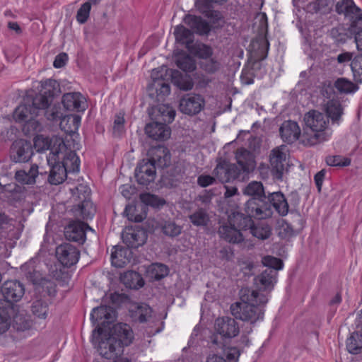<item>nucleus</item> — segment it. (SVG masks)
<instances>
[{"label": "nucleus", "instance_id": "obj_1", "mask_svg": "<svg viewBox=\"0 0 362 362\" xmlns=\"http://www.w3.org/2000/svg\"><path fill=\"white\" fill-rule=\"evenodd\" d=\"M134 339L131 327L125 323H117L113 327L112 334L110 335L98 327L93 331L92 343L100 355L107 359L122 354L124 346H129Z\"/></svg>", "mask_w": 362, "mask_h": 362}, {"label": "nucleus", "instance_id": "obj_2", "mask_svg": "<svg viewBox=\"0 0 362 362\" xmlns=\"http://www.w3.org/2000/svg\"><path fill=\"white\" fill-rule=\"evenodd\" d=\"M240 301L230 305L231 314L242 321L254 324L264 317L263 307L267 303V297L259 291L244 288L240 291Z\"/></svg>", "mask_w": 362, "mask_h": 362}, {"label": "nucleus", "instance_id": "obj_3", "mask_svg": "<svg viewBox=\"0 0 362 362\" xmlns=\"http://www.w3.org/2000/svg\"><path fill=\"white\" fill-rule=\"evenodd\" d=\"M305 127L302 134V143L314 146L329 139L332 132L329 129V120L317 110H310L304 115Z\"/></svg>", "mask_w": 362, "mask_h": 362}, {"label": "nucleus", "instance_id": "obj_4", "mask_svg": "<svg viewBox=\"0 0 362 362\" xmlns=\"http://www.w3.org/2000/svg\"><path fill=\"white\" fill-rule=\"evenodd\" d=\"M62 158V165L66 168L69 173H78L80 168V160L74 151L68 149L62 139H56L54 146L49 156H47L48 165L59 162Z\"/></svg>", "mask_w": 362, "mask_h": 362}, {"label": "nucleus", "instance_id": "obj_5", "mask_svg": "<svg viewBox=\"0 0 362 362\" xmlns=\"http://www.w3.org/2000/svg\"><path fill=\"white\" fill-rule=\"evenodd\" d=\"M45 110L32 103V98L27 97L24 103L18 105L14 112L13 119L18 122H25L28 127H31L35 131L39 130L40 123L35 120L40 112Z\"/></svg>", "mask_w": 362, "mask_h": 362}, {"label": "nucleus", "instance_id": "obj_6", "mask_svg": "<svg viewBox=\"0 0 362 362\" xmlns=\"http://www.w3.org/2000/svg\"><path fill=\"white\" fill-rule=\"evenodd\" d=\"M215 330L217 334L211 337V343L220 348L223 346V337L232 338L239 333V327L233 318L223 317L216 319Z\"/></svg>", "mask_w": 362, "mask_h": 362}, {"label": "nucleus", "instance_id": "obj_7", "mask_svg": "<svg viewBox=\"0 0 362 362\" xmlns=\"http://www.w3.org/2000/svg\"><path fill=\"white\" fill-rule=\"evenodd\" d=\"M41 83L40 93L32 98V103L45 110L52 103L53 98L61 93V89L59 83L54 79H47Z\"/></svg>", "mask_w": 362, "mask_h": 362}, {"label": "nucleus", "instance_id": "obj_8", "mask_svg": "<svg viewBox=\"0 0 362 362\" xmlns=\"http://www.w3.org/2000/svg\"><path fill=\"white\" fill-rule=\"evenodd\" d=\"M73 198L75 201H78V210L83 218H90L93 217L95 209L93 204L89 200L90 193V188L85 185H79L76 188L71 189Z\"/></svg>", "mask_w": 362, "mask_h": 362}, {"label": "nucleus", "instance_id": "obj_9", "mask_svg": "<svg viewBox=\"0 0 362 362\" xmlns=\"http://www.w3.org/2000/svg\"><path fill=\"white\" fill-rule=\"evenodd\" d=\"M244 209L251 219H264L272 215L271 206L266 199H250L245 203Z\"/></svg>", "mask_w": 362, "mask_h": 362}, {"label": "nucleus", "instance_id": "obj_10", "mask_svg": "<svg viewBox=\"0 0 362 362\" xmlns=\"http://www.w3.org/2000/svg\"><path fill=\"white\" fill-rule=\"evenodd\" d=\"M205 106V100L199 94L187 93L180 100V110L188 115H195L199 113Z\"/></svg>", "mask_w": 362, "mask_h": 362}, {"label": "nucleus", "instance_id": "obj_11", "mask_svg": "<svg viewBox=\"0 0 362 362\" xmlns=\"http://www.w3.org/2000/svg\"><path fill=\"white\" fill-rule=\"evenodd\" d=\"M213 175L221 182H228L242 177L235 163L220 159L213 170Z\"/></svg>", "mask_w": 362, "mask_h": 362}, {"label": "nucleus", "instance_id": "obj_12", "mask_svg": "<svg viewBox=\"0 0 362 362\" xmlns=\"http://www.w3.org/2000/svg\"><path fill=\"white\" fill-rule=\"evenodd\" d=\"M236 165L242 177L249 175L256 166L255 156L252 153L244 148H238L235 151Z\"/></svg>", "mask_w": 362, "mask_h": 362}, {"label": "nucleus", "instance_id": "obj_13", "mask_svg": "<svg viewBox=\"0 0 362 362\" xmlns=\"http://www.w3.org/2000/svg\"><path fill=\"white\" fill-rule=\"evenodd\" d=\"M33 155V150L30 142L18 139L15 141L11 148V158L16 163L28 162Z\"/></svg>", "mask_w": 362, "mask_h": 362}, {"label": "nucleus", "instance_id": "obj_14", "mask_svg": "<svg viewBox=\"0 0 362 362\" xmlns=\"http://www.w3.org/2000/svg\"><path fill=\"white\" fill-rule=\"evenodd\" d=\"M56 257L62 264L71 267L78 262L80 252L74 245L64 243L57 247Z\"/></svg>", "mask_w": 362, "mask_h": 362}, {"label": "nucleus", "instance_id": "obj_15", "mask_svg": "<svg viewBox=\"0 0 362 362\" xmlns=\"http://www.w3.org/2000/svg\"><path fill=\"white\" fill-rule=\"evenodd\" d=\"M286 146L281 145L273 148L269 154V162L273 175L278 180H281L284 170L286 162Z\"/></svg>", "mask_w": 362, "mask_h": 362}, {"label": "nucleus", "instance_id": "obj_16", "mask_svg": "<svg viewBox=\"0 0 362 362\" xmlns=\"http://www.w3.org/2000/svg\"><path fill=\"white\" fill-rule=\"evenodd\" d=\"M1 292L6 301L10 303L18 302L25 293V287L18 280H8L1 286Z\"/></svg>", "mask_w": 362, "mask_h": 362}, {"label": "nucleus", "instance_id": "obj_17", "mask_svg": "<svg viewBox=\"0 0 362 362\" xmlns=\"http://www.w3.org/2000/svg\"><path fill=\"white\" fill-rule=\"evenodd\" d=\"M116 317L115 310L110 306L101 305L93 309L90 319L96 328L100 325L105 326L106 324L112 322Z\"/></svg>", "mask_w": 362, "mask_h": 362}, {"label": "nucleus", "instance_id": "obj_18", "mask_svg": "<svg viewBox=\"0 0 362 362\" xmlns=\"http://www.w3.org/2000/svg\"><path fill=\"white\" fill-rule=\"evenodd\" d=\"M135 177L139 184L148 185L156 178V168L146 159L142 160L135 170Z\"/></svg>", "mask_w": 362, "mask_h": 362}, {"label": "nucleus", "instance_id": "obj_19", "mask_svg": "<svg viewBox=\"0 0 362 362\" xmlns=\"http://www.w3.org/2000/svg\"><path fill=\"white\" fill-rule=\"evenodd\" d=\"M122 238L127 247L136 248L145 243L147 235L146 231L140 228H127L122 232Z\"/></svg>", "mask_w": 362, "mask_h": 362}, {"label": "nucleus", "instance_id": "obj_20", "mask_svg": "<svg viewBox=\"0 0 362 362\" xmlns=\"http://www.w3.org/2000/svg\"><path fill=\"white\" fill-rule=\"evenodd\" d=\"M149 158L146 159L153 163L155 168H165L170 163V153L164 146H158L151 148L148 151Z\"/></svg>", "mask_w": 362, "mask_h": 362}, {"label": "nucleus", "instance_id": "obj_21", "mask_svg": "<svg viewBox=\"0 0 362 362\" xmlns=\"http://www.w3.org/2000/svg\"><path fill=\"white\" fill-rule=\"evenodd\" d=\"M91 228L85 223L74 221L69 223L64 229V235L69 240L83 243L86 239V230Z\"/></svg>", "mask_w": 362, "mask_h": 362}, {"label": "nucleus", "instance_id": "obj_22", "mask_svg": "<svg viewBox=\"0 0 362 362\" xmlns=\"http://www.w3.org/2000/svg\"><path fill=\"white\" fill-rule=\"evenodd\" d=\"M145 132L153 140H166L170 138L171 130L165 124L155 122L146 125Z\"/></svg>", "mask_w": 362, "mask_h": 362}, {"label": "nucleus", "instance_id": "obj_23", "mask_svg": "<svg viewBox=\"0 0 362 362\" xmlns=\"http://www.w3.org/2000/svg\"><path fill=\"white\" fill-rule=\"evenodd\" d=\"M335 11L339 14H344L349 18L351 23L362 17L361 10L356 6L353 0H340L335 7Z\"/></svg>", "mask_w": 362, "mask_h": 362}, {"label": "nucleus", "instance_id": "obj_24", "mask_svg": "<svg viewBox=\"0 0 362 362\" xmlns=\"http://www.w3.org/2000/svg\"><path fill=\"white\" fill-rule=\"evenodd\" d=\"M62 102L64 108L67 110L79 112L86 109L85 98L78 92L64 94Z\"/></svg>", "mask_w": 362, "mask_h": 362}, {"label": "nucleus", "instance_id": "obj_25", "mask_svg": "<svg viewBox=\"0 0 362 362\" xmlns=\"http://www.w3.org/2000/svg\"><path fill=\"white\" fill-rule=\"evenodd\" d=\"M279 133L284 142L292 144L298 139L300 129L297 122L288 120L283 122L280 127Z\"/></svg>", "mask_w": 362, "mask_h": 362}, {"label": "nucleus", "instance_id": "obj_26", "mask_svg": "<svg viewBox=\"0 0 362 362\" xmlns=\"http://www.w3.org/2000/svg\"><path fill=\"white\" fill-rule=\"evenodd\" d=\"M132 258V252L122 246H114L111 253L112 264L118 268L124 267L129 264Z\"/></svg>", "mask_w": 362, "mask_h": 362}, {"label": "nucleus", "instance_id": "obj_27", "mask_svg": "<svg viewBox=\"0 0 362 362\" xmlns=\"http://www.w3.org/2000/svg\"><path fill=\"white\" fill-rule=\"evenodd\" d=\"M184 22L191 30L200 35H207L211 30L209 24L200 16L187 14L184 18Z\"/></svg>", "mask_w": 362, "mask_h": 362}, {"label": "nucleus", "instance_id": "obj_28", "mask_svg": "<svg viewBox=\"0 0 362 362\" xmlns=\"http://www.w3.org/2000/svg\"><path fill=\"white\" fill-rule=\"evenodd\" d=\"M218 232L222 239L229 243H238L243 240L244 235L243 232L239 231L229 222L228 224L221 226Z\"/></svg>", "mask_w": 362, "mask_h": 362}, {"label": "nucleus", "instance_id": "obj_29", "mask_svg": "<svg viewBox=\"0 0 362 362\" xmlns=\"http://www.w3.org/2000/svg\"><path fill=\"white\" fill-rule=\"evenodd\" d=\"M326 117L332 124H339L344 114L343 107L339 100H330L325 105Z\"/></svg>", "mask_w": 362, "mask_h": 362}, {"label": "nucleus", "instance_id": "obj_30", "mask_svg": "<svg viewBox=\"0 0 362 362\" xmlns=\"http://www.w3.org/2000/svg\"><path fill=\"white\" fill-rule=\"evenodd\" d=\"M163 75L159 74L157 69H153L151 73L153 82L149 85L148 90H156L158 96H165L170 93V88L168 83L163 81Z\"/></svg>", "mask_w": 362, "mask_h": 362}, {"label": "nucleus", "instance_id": "obj_31", "mask_svg": "<svg viewBox=\"0 0 362 362\" xmlns=\"http://www.w3.org/2000/svg\"><path fill=\"white\" fill-rule=\"evenodd\" d=\"M268 203L273 206L281 216H286L288 212V204L284 195L280 192H273L269 194Z\"/></svg>", "mask_w": 362, "mask_h": 362}, {"label": "nucleus", "instance_id": "obj_32", "mask_svg": "<svg viewBox=\"0 0 362 362\" xmlns=\"http://www.w3.org/2000/svg\"><path fill=\"white\" fill-rule=\"evenodd\" d=\"M277 272L271 268H267L262 274L255 278V283L264 290H271L276 282Z\"/></svg>", "mask_w": 362, "mask_h": 362}, {"label": "nucleus", "instance_id": "obj_33", "mask_svg": "<svg viewBox=\"0 0 362 362\" xmlns=\"http://www.w3.org/2000/svg\"><path fill=\"white\" fill-rule=\"evenodd\" d=\"M50 166L49 175L48 181L51 185H59L62 183L66 178L67 173H69L59 161L53 163Z\"/></svg>", "mask_w": 362, "mask_h": 362}, {"label": "nucleus", "instance_id": "obj_34", "mask_svg": "<svg viewBox=\"0 0 362 362\" xmlns=\"http://www.w3.org/2000/svg\"><path fill=\"white\" fill-rule=\"evenodd\" d=\"M228 222L240 232L249 230L252 225V219L240 212H233L229 216Z\"/></svg>", "mask_w": 362, "mask_h": 362}, {"label": "nucleus", "instance_id": "obj_35", "mask_svg": "<svg viewBox=\"0 0 362 362\" xmlns=\"http://www.w3.org/2000/svg\"><path fill=\"white\" fill-rule=\"evenodd\" d=\"M156 119L158 122L165 123H171L175 117V111L168 105H158L155 109Z\"/></svg>", "mask_w": 362, "mask_h": 362}, {"label": "nucleus", "instance_id": "obj_36", "mask_svg": "<svg viewBox=\"0 0 362 362\" xmlns=\"http://www.w3.org/2000/svg\"><path fill=\"white\" fill-rule=\"evenodd\" d=\"M243 193L245 195L250 196L251 199H266L267 196L264 192L263 185L261 182H250L244 188Z\"/></svg>", "mask_w": 362, "mask_h": 362}, {"label": "nucleus", "instance_id": "obj_37", "mask_svg": "<svg viewBox=\"0 0 362 362\" xmlns=\"http://www.w3.org/2000/svg\"><path fill=\"white\" fill-rule=\"evenodd\" d=\"M122 281L127 287L137 289L144 285V281L141 275L136 272L128 271L121 276Z\"/></svg>", "mask_w": 362, "mask_h": 362}, {"label": "nucleus", "instance_id": "obj_38", "mask_svg": "<svg viewBox=\"0 0 362 362\" xmlns=\"http://www.w3.org/2000/svg\"><path fill=\"white\" fill-rule=\"evenodd\" d=\"M172 81L180 90H189L194 86L192 78L187 74L183 75L178 71L175 70L172 72Z\"/></svg>", "mask_w": 362, "mask_h": 362}, {"label": "nucleus", "instance_id": "obj_39", "mask_svg": "<svg viewBox=\"0 0 362 362\" xmlns=\"http://www.w3.org/2000/svg\"><path fill=\"white\" fill-rule=\"evenodd\" d=\"M346 349L351 354H359L362 351V333L353 332L346 340Z\"/></svg>", "mask_w": 362, "mask_h": 362}, {"label": "nucleus", "instance_id": "obj_40", "mask_svg": "<svg viewBox=\"0 0 362 362\" xmlns=\"http://www.w3.org/2000/svg\"><path fill=\"white\" fill-rule=\"evenodd\" d=\"M13 307L0 308V334L6 332L11 326V317L14 315Z\"/></svg>", "mask_w": 362, "mask_h": 362}, {"label": "nucleus", "instance_id": "obj_41", "mask_svg": "<svg viewBox=\"0 0 362 362\" xmlns=\"http://www.w3.org/2000/svg\"><path fill=\"white\" fill-rule=\"evenodd\" d=\"M335 88L344 94H351L355 93L358 89V86L346 78H337L334 84Z\"/></svg>", "mask_w": 362, "mask_h": 362}, {"label": "nucleus", "instance_id": "obj_42", "mask_svg": "<svg viewBox=\"0 0 362 362\" xmlns=\"http://www.w3.org/2000/svg\"><path fill=\"white\" fill-rule=\"evenodd\" d=\"M81 117L78 115H68L62 118L60 127L67 132H74L79 127Z\"/></svg>", "mask_w": 362, "mask_h": 362}, {"label": "nucleus", "instance_id": "obj_43", "mask_svg": "<svg viewBox=\"0 0 362 362\" xmlns=\"http://www.w3.org/2000/svg\"><path fill=\"white\" fill-rule=\"evenodd\" d=\"M174 35L176 40L182 44L189 45L192 42V32L183 25L177 26L175 28Z\"/></svg>", "mask_w": 362, "mask_h": 362}, {"label": "nucleus", "instance_id": "obj_44", "mask_svg": "<svg viewBox=\"0 0 362 362\" xmlns=\"http://www.w3.org/2000/svg\"><path fill=\"white\" fill-rule=\"evenodd\" d=\"M177 66L184 71H192L196 68L195 62L190 56L183 54H180L175 58Z\"/></svg>", "mask_w": 362, "mask_h": 362}, {"label": "nucleus", "instance_id": "obj_45", "mask_svg": "<svg viewBox=\"0 0 362 362\" xmlns=\"http://www.w3.org/2000/svg\"><path fill=\"white\" fill-rule=\"evenodd\" d=\"M189 219L194 226H205L209 221V216L204 209H199L189 216Z\"/></svg>", "mask_w": 362, "mask_h": 362}, {"label": "nucleus", "instance_id": "obj_46", "mask_svg": "<svg viewBox=\"0 0 362 362\" xmlns=\"http://www.w3.org/2000/svg\"><path fill=\"white\" fill-rule=\"evenodd\" d=\"M13 316V327L17 331H25L31 327V322L23 313H17Z\"/></svg>", "mask_w": 362, "mask_h": 362}, {"label": "nucleus", "instance_id": "obj_47", "mask_svg": "<svg viewBox=\"0 0 362 362\" xmlns=\"http://www.w3.org/2000/svg\"><path fill=\"white\" fill-rule=\"evenodd\" d=\"M356 83H362V53L356 55L350 64Z\"/></svg>", "mask_w": 362, "mask_h": 362}, {"label": "nucleus", "instance_id": "obj_48", "mask_svg": "<svg viewBox=\"0 0 362 362\" xmlns=\"http://www.w3.org/2000/svg\"><path fill=\"white\" fill-rule=\"evenodd\" d=\"M248 232L259 240H266L271 235V228L267 224H252Z\"/></svg>", "mask_w": 362, "mask_h": 362}, {"label": "nucleus", "instance_id": "obj_49", "mask_svg": "<svg viewBox=\"0 0 362 362\" xmlns=\"http://www.w3.org/2000/svg\"><path fill=\"white\" fill-rule=\"evenodd\" d=\"M48 305L41 299L34 300L31 305L33 314L40 319H45L48 314Z\"/></svg>", "mask_w": 362, "mask_h": 362}, {"label": "nucleus", "instance_id": "obj_50", "mask_svg": "<svg viewBox=\"0 0 362 362\" xmlns=\"http://www.w3.org/2000/svg\"><path fill=\"white\" fill-rule=\"evenodd\" d=\"M169 270L167 266L160 263L153 264L149 269L148 273L152 279L160 280L168 274Z\"/></svg>", "mask_w": 362, "mask_h": 362}, {"label": "nucleus", "instance_id": "obj_51", "mask_svg": "<svg viewBox=\"0 0 362 362\" xmlns=\"http://www.w3.org/2000/svg\"><path fill=\"white\" fill-rule=\"evenodd\" d=\"M351 28L355 35L357 49L362 51V17L354 20L351 24Z\"/></svg>", "mask_w": 362, "mask_h": 362}, {"label": "nucleus", "instance_id": "obj_52", "mask_svg": "<svg viewBox=\"0 0 362 362\" xmlns=\"http://www.w3.org/2000/svg\"><path fill=\"white\" fill-rule=\"evenodd\" d=\"M151 308L146 304L138 305L134 311V317L140 322H146L151 317Z\"/></svg>", "mask_w": 362, "mask_h": 362}, {"label": "nucleus", "instance_id": "obj_53", "mask_svg": "<svg viewBox=\"0 0 362 362\" xmlns=\"http://www.w3.org/2000/svg\"><path fill=\"white\" fill-rule=\"evenodd\" d=\"M54 141L55 140L51 141L49 138L40 135L35 137L34 145L37 151H43L49 148L51 150L54 146Z\"/></svg>", "mask_w": 362, "mask_h": 362}, {"label": "nucleus", "instance_id": "obj_54", "mask_svg": "<svg viewBox=\"0 0 362 362\" xmlns=\"http://www.w3.org/2000/svg\"><path fill=\"white\" fill-rule=\"evenodd\" d=\"M325 161L329 166L345 167L349 166L351 163V160L349 158L338 155L328 156L326 157Z\"/></svg>", "mask_w": 362, "mask_h": 362}, {"label": "nucleus", "instance_id": "obj_55", "mask_svg": "<svg viewBox=\"0 0 362 362\" xmlns=\"http://www.w3.org/2000/svg\"><path fill=\"white\" fill-rule=\"evenodd\" d=\"M140 199L144 204L153 207H158L165 204V201L160 199L158 196L148 193L141 194Z\"/></svg>", "mask_w": 362, "mask_h": 362}, {"label": "nucleus", "instance_id": "obj_56", "mask_svg": "<svg viewBox=\"0 0 362 362\" xmlns=\"http://www.w3.org/2000/svg\"><path fill=\"white\" fill-rule=\"evenodd\" d=\"M262 262L264 266L271 268L276 272V270L281 269L283 267V262L280 259L269 255L264 257Z\"/></svg>", "mask_w": 362, "mask_h": 362}, {"label": "nucleus", "instance_id": "obj_57", "mask_svg": "<svg viewBox=\"0 0 362 362\" xmlns=\"http://www.w3.org/2000/svg\"><path fill=\"white\" fill-rule=\"evenodd\" d=\"M201 67L208 73H214L220 66L219 62L214 58L209 57L202 60L200 62Z\"/></svg>", "mask_w": 362, "mask_h": 362}, {"label": "nucleus", "instance_id": "obj_58", "mask_svg": "<svg viewBox=\"0 0 362 362\" xmlns=\"http://www.w3.org/2000/svg\"><path fill=\"white\" fill-rule=\"evenodd\" d=\"M163 231L168 236L175 237L181 233L182 228L173 221H168L163 226Z\"/></svg>", "mask_w": 362, "mask_h": 362}, {"label": "nucleus", "instance_id": "obj_59", "mask_svg": "<svg viewBox=\"0 0 362 362\" xmlns=\"http://www.w3.org/2000/svg\"><path fill=\"white\" fill-rule=\"evenodd\" d=\"M124 118L123 115L121 113L117 115L115 118L113 126V134L115 136H120L123 134L124 131Z\"/></svg>", "mask_w": 362, "mask_h": 362}, {"label": "nucleus", "instance_id": "obj_60", "mask_svg": "<svg viewBox=\"0 0 362 362\" xmlns=\"http://www.w3.org/2000/svg\"><path fill=\"white\" fill-rule=\"evenodd\" d=\"M91 6L89 2L84 3L77 11L76 18L80 23H84L89 16Z\"/></svg>", "mask_w": 362, "mask_h": 362}, {"label": "nucleus", "instance_id": "obj_61", "mask_svg": "<svg viewBox=\"0 0 362 362\" xmlns=\"http://www.w3.org/2000/svg\"><path fill=\"white\" fill-rule=\"evenodd\" d=\"M330 36L338 43H344L348 37L343 28H333L330 30Z\"/></svg>", "mask_w": 362, "mask_h": 362}, {"label": "nucleus", "instance_id": "obj_62", "mask_svg": "<svg viewBox=\"0 0 362 362\" xmlns=\"http://www.w3.org/2000/svg\"><path fill=\"white\" fill-rule=\"evenodd\" d=\"M15 177L16 180L22 184L31 185L35 182L34 178L29 177L25 170L17 171Z\"/></svg>", "mask_w": 362, "mask_h": 362}, {"label": "nucleus", "instance_id": "obj_63", "mask_svg": "<svg viewBox=\"0 0 362 362\" xmlns=\"http://www.w3.org/2000/svg\"><path fill=\"white\" fill-rule=\"evenodd\" d=\"M135 211V208L130 205H127L124 211L125 216L128 218L129 220L132 221H134L136 223L141 222L144 220V217L142 215H136L133 214V212Z\"/></svg>", "mask_w": 362, "mask_h": 362}, {"label": "nucleus", "instance_id": "obj_64", "mask_svg": "<svg viewBox=\"0 0 362 362\" xmlns=\"http://www.w3.org/2000/svg\"><path fill=\"white\" fill-rule=\"evenodd\" d=\"M216 177L209 175H201L197 178V183L202 187H206L216 182Z\"/></svg>", "mask_w": 362, "mask_h": 362}]
</instances>
